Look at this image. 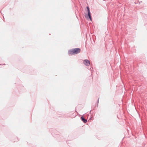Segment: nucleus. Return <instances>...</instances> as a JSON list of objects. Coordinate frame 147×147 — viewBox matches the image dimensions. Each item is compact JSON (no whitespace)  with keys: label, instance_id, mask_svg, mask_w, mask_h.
<instances>
[{"label":"nucleus","instance_id":"obj_1","mask_svg":"<svg viewBox=\"0 0 147 147\" xmlns=\"http://www.w3.org/2000/svg\"><path fill=\"white\" fill-rule=\"evenodd\" d=\"M81 50L79 48H76L69 50L68 51V53L69 54H77L80 53Z\"/></svg>","mask_w":147,"mask_h":147},{"label":"nucleus","instance_id":"obj_2","mask_svg":"<svg viewBox=\"0 0 147 147\" xmlns=\"http://www.w3.org/2000/svg\"><path fill=\"white\" fill-rule=\"evenodd\" d=\"M87 11L88 12V15H86L85 16V17L87 19H88V18H89L90 20H92V18H91V14L90 11V9L88 7H87Z\"/></svg>","mask_w":147,"mask_h":147},{"label":"nucleus","instance_id":"obj_3","mask_svg":"<svg viewBox=\"0 0 147 147\" xmlns=\"http://www.w3.org/2000/svg\"><path fill=\"white\" fill-rule=\"evenodd\" d=\"M84 63L86 66H89L90 65V61L86 59L84 61Z\"/></svg>","mask_w":147,"mask_h":147},{"label":"nucleus","instance_id":"obj_4","mask_svg":"<svg viewBox=\"0 0 147 147\" xmlns=\"http://www.w3.org/2000/svg\"><path fill=\"white\" fill-rule=\"evenodd\" d=\"M81 119L82 121L84 123H86L87 122V120L85 119L83 117H81Z\"/></svg>","mask_w":147,"mask_h":147}]
</instances>
